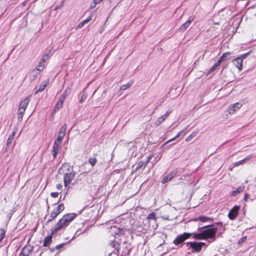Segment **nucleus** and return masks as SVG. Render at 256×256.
Segmentation results:
<instances>
[{
    "instance_id": "bf43d9fd",
    "label": "nucleus",
    "mask_w": 256,
    "mask_h": 256,
    "mask_svg": "<svg viewBox=\"0 0 256 256\" xmlns=\"http://www.w3.org/2000/svg\"><path fill=\"white\" fill-rule=\"evenodd\" d=\"M103 0H101V1H102Z\"/></svg>"
},
{
    "instance_id": "6e6552de",
    "label": "nucleus",
    "mask_w": 256,
    "mask_h": 256,
    "mask_svg": "<svg viewBox=\"0 0 256 256\" xmlns=\"http://www.w3.org/2000/svg\"><path fill=\"white\" fill-rule=\"evenodd\" d=\"M242 106V104L240 102H236L230 106L228 108L229 114H232L238 111Z\"/></svg>"
},
{
    "instance_id": "3c124183",
    "label": "nucleus",
    "mask_w": 256,
    "mask_h": 256,
    "mask_svg": "<svg viewBox=\"0 0 256 256\" xmlns=\"http://www.w3.org/2000/svg\"><path fill=\"white\" fill-rule=\"evenodd\" d=\"M221 62V61L218 60L214 64L218 67L220 64Z\"/></svg>"
},
{
    "instance_id": "f257e3e1",
    "label": "nucleus",
    "mask_w": 256,
    "mask_h": 256,
    "mask_svg": "<svg viewBox=\"0 0 256 256\" xmlns=\"http://www.w3.org/2000/svg\"><path fill=\"white\" fill-rule=\"evenodd\" d=\"M59 170L66 172L64 176V186L66 188L74 180L76 173L73 170L72 166L71 167L70 164L68 163L63 164Z\"/></svg>"
},
{
    "instance_id": "423d86ee",
    "label": "nucleus",
    "mask_w": 256,
    "mask_h": 256,
    "mask_svg": "<svg viewBox=\"0 0 256 256\" xmlns=\"http://www.w3.org/2000/svg\"><path fill=\"white\" fill-rule=\"evenodd\" d=\"M240 207L235 206L229 212L228 217L230 220H234L238 216V212Z\"/></svg>"
},
{
    "instance_id": "473e14b6",
    "label": "nucleus",
    "mask_w": 256,
    "mask_h": 256,
    "mask_svg": "<svg viewBox=\"0 0 256 256\" xmlns=\"http://www.w3.org/2000/svg\"><path fill=\"white\" fill-rule=\"evenodd\" d=\"M147 218L148 220H154V221H156V214L154 212H152L150 214L148 217H147Z\"/></svg>"
},
{
    "instance_id": "49530a36",
    "label": "nucleus",
    "mask_w": 256,
    "mask_h": 256,
    "mask_svg": "<svg viewBox=\"0 0 256 256\" xmlns=\"http://www.w3.org/2000/svg\"><path fill=\"white\" fill-rule=\"evenodd\" d=\"M62 187V186L61 184H56V188L58 190H60Z\"/></svg>"
},
{
    "instance_id": "412c9836",
    "label": "nucleus",
    "mask_w": 256,
    "mask_h": 256,
    "mask_svg": "<svg viewBox=\"0 0 256 256\" xmlns=\"http://www.w3.org/2000/svg\"><path fill=\"white\" fill-rule=\"evenodd\" d=\"M60 145V144H58L55 142L54 144L52 151V154L54 158H55L57 155Z\"/></svg>"
},
{
    "instance_id": "e433bc0d",
    "label": "nucleus",
    "mask_w": 256,
    "mask_h": 256,
    "mask_svg": "<svg viewBox=\"0 0 256 256\" xmlns=\"http://www.w3.org/2000/svg\"><path fill=\"white\" fill-rule=\"evenodd\" d=\"M56 208L58 210V212L60 213L61 212H62L64 210V205L63 204H60Z\"/></svg>"
},
{
    "instance_id": "c756f323",
    "label": "nucleus",
    "mask_w": 256,
    "mask_h": 256,
    "mask_svg": "<svg viewBox=\"0 0 256 256\" xmlns=\"http://www.w3.org/2000/svg\"><path fill=\"white\" fill-rule=\"evenodd\" d=\"M66 128H67V124H64L62 125V126L61 127V128H60V130L58 133L61 134H63V135L65 136Z\"/></svg>"
},
{
    "instance_id": "5701e85b",
    "label": "nucleus",
    "mask_w": 256,
    "mask_h": 256,
    "mask_svg": "<svg viewBox=\"0 0 256 256\" xmlns=\"http://www.w3.org/2000/svg\"><path fill=\"white\" fill-rule=\"evenodd\" d=\"M213 220L212 218L207 217L206 216H200L195 219L196 221L200 220L202 222H206L208 221H212Z\"/></svg>"
},
{
    "instance_id": "864d4df0",
    "label": "nucleus",
    "mask_w": 256,
    "mask_h": 256,
    "mask_svg": "<svg viewBox=\"0 0 256 256\" xmlns=\"http://www.w3.org/2000/svg\"><path fill=\"white\" fill-rule=\"evenodd\" d=\"M249 196V194H246L244 197V200L245 201H246L248 200V198Z\"/></svg>"
},
{
    "instance_id": "20e7f679",
    "label": "nucleus",
    "mask_w": 256,
    "mask_h": 256,
    "mask_svg": "<svg viewBox=\"0 0 256 256\" xmlns=\"http://www.w3.org/2000/svg\"><path fill=\"white\" fill-rule=\"evenodd\" d=\"M192 234L188 232H184L178 236L174 240L173 243L176 246L182 244L185 240L190 237Z\"/></svg>"
},
{
    "instance_id": "de8ad7c7",
    "label": "nucleus",
    "mask_w": 256,
    "mask_h": 256,
    "mask_svg": "<svg viewBox=\"0 0 256 256\" xmlns=\"http://www.w3.org/2000/svg\"><path fill=\"white\" fill-rule=\"evenodd\" d=\"M101 2V0H93V3L94 4H98L100 3Z\"/></svg>"
},
{
    "instance_id": "603ef678",
    "label": "nucleus",
    "mask_w": 256,
    "mask_h": 256,
    "mask_svg": "<svg viewBox=\"0 0 256 256\" xmlns=\"http://www.w3.org/2000/svg\"><path fill=\"white\" fill-rule=\"evenodd\" d=\"M221 62V61L218 60L214 64L218 67L220 64Z\"/></svg>"
},
{
    "instance_id": "9d476101",
    "label": "nucleus",
    "mask_w": 256,
    "mask_h": 256,
    "mask_svg": "<svg viewBox=\"0 0 256 256\" xmlns=\"http://www.w3.org/2000/svg\"><path fill=\"white\" fill-rule=\"evenodd\" d=\"M76 216V214L74 213L71 214H64L62 218L66 222L67 224H69V223L72 222Z\"/></svg>"
},
{
    "instance_id": "c85d7f7f",
    "label": "nucleus",
    "mask_w": 256,
    "mask_h": 256,
    "mask_svg": "<svg viewBox=\"0 0 256 256\" xmlns=\"http://www.w3.org/2000/svg\"><path fill=\"white\" fill-rule=\"evenodd\" d=\"M132 85V82H128L126 84L122 86L120 88V90H125L127 88H130Z\"/></svg>"
},
{
    "instance_id": "a211bd4d",
    "label": "nucleus",
    "mask_w": 256,
    "mask_h": 256,
    "mask_svg": "<svg viewBox=\"0 0 256 256\" xmlns=\"http://www.w3.org/2000/svg\"><path fill=\"white\" fill-rule=\"evenodd\" d=\"M30 102V99L28 97L26 98L23 100H22L20 105L18 108L26 110L27 106Z\"/></svg>"
},
{
    "instance_id": "ea45409f",
    "label": "nucleus",
    "mask_w": 256,
    "mask_h": 256,
    "mask_svg": "<svg viewBox=\"0 0 256 256\" xmlns=\"http://www.w3.org/2000/svg\"><path fill=\"white\" fill-rule=\"evenodd\" d=\"M44 61H45V59L44 58H43L42 59H41L40 61L39 62V64L36 68H42L44 67V66L42 65V64L43 63H44Z\"/></svg>"
},
{
    "instance_id": "79ce46f5",
    "label": "nucleus",
    "mask_w": 256,
    "mask_h": 256,
    "mask_svg": "<svg viewBox=\"0 0 256 256\" xmlns=\"http://www.w3.org/2000/svg\"><path fill=\"white\" fill-rule=\"evenodd\" d=\"M250 54V52H247L244 54H242L240 56H238L242 60L245 59Z\"/></svg>"
},
{
    "instance_id": "393cba45",
    "label": "nucleus",
    "mask_w": 256,
    "mask_h": 256,
    "mask_svg": "<svg viewBox=\"0 0 256 256\" xmlns=\"http://www.w3.org/2000/svg\"><path fill=\"white\" fill-rule=\"evenodd\" d=\"M244 189V186H240L236 190H232V196H236L239 193L242 192Z\"/></svg>"
},
{
    "instance_id": "2eb2a0df",
    "label": "nucleus",
    "mask_w": 256,
    "mask_h": 256,
    "mask_svg": "<svg viewBox=\"0 0 256 256\" xmlns=\"http://www.w3.org/2000/svg\"><path fill=\"white\" fill-rule=\"evenodd\" d=\"M65 99L64 98V96H61L58 102L56 104L54 108V110L55 112H56L58 110L61 108H62L63 105V102L64 101Z\"/></svg>"
},
{
    "instance_id": "4d7b16f0",
    "label": "nucleus",
    "mask_w": 256,
    "mask_h": 256,
    "mask_svg": "<svg viewBox=\"0 0 256 256\" xmlns=\"http://www.w3.org/2000/svg\"><path fill=\"white\" fill-rule=\"evenodd\" d=\"M246 239V236L242 238L241 240L242 242L244 241Z\"/></svg>"
},
{
    "instance_id": "7c9ffc66",
    "label": "nucleus",
    "mask_w": 256,
    "mask_h": 256,
    "mask_svg": "<svg viewBox=\"0 0 256 256\" xmlns=\"http://www.w3.org/2000/svg\"><path fill=\"white\" fill-rule=\"evenodd\" d=\"M97 162V159L96 158H90L88 159V163L92 166H94Z\"/></svg>"
},
{
    "instance_id": "58836bf2",
    "label": "nucleus",
    "mask_w": 256,
    "mask_h": 256,
    "mask_svg": "<svg viewBox=\"0 0 256 256\" xmlns=\"http://www.w3.org/2000/svg\"><path fill=\"white\" fill-rule=\"evenodd\" d=\"M86 98H87V95L86 94H83L80 100V104H82L86 100Z\"/></svg>"
},
{
    "instance_id": "a878e982",
    "label": "nucleus",
    "mask_w": 256,
    "mask_h": 256,
    "mask_svg": "<svg viewBox=\"0 0 256 256\" xmlns=\"http://www.w3.org/2000/svg\"><path fill=\"white\" fill-rule=\"evenodd\" d=\"M26 110L20 108H18V120L20 121H22V120L23 116Z\"/></svg>"
},
{
    "instance_id": "a18cd8bd",
    "label": "nucleus",
    "mask_w": 256,
    "mask_h": 256,
    "mask_svg": "<svg viewBox=\"0 0 256 256\" xmlns=\"http://www.w3.org/2000/svg\"><path fill=\"white\" fill-rule=\"evenodd\" d=\"M65 244H66V243H62V244H58L56 246V248L58 250L59 248H62Z\"/></svg>"
},
{
    "instance_id": "f3484780",
    "label": "nucleus",
    "mask_w": 256,
    "mask_h": 256,
    "mask_svg": "<svg viewBox=\"0 0 256 256\" xmlns=\"http://www.w3.org/2000/svg\"><path fill=\"white\" fill-rule=\"evenodd\" d=\"M253 158H254L253 154L249 155L248 156H246V158H244L243 160L238 161L237 162H236L234 164V166H236L240 164H242L246 162L247 161L251 160Z\"/></svg>"
},
{
    "instance_id": "37998d69",
    "label": "nucleus",
    "mask_w": 256,
    "mask_h": 256,
    "mask_svg": "<svg viewBox=\"0 0 256 256\" xmlns=\"http://www.w3.org/2000/svg\"><path fill=\"white\" fill-rule=\"evenodd\" d=\"M217 68V66L214 64L211 68L209 70V72H208V74H211L212 72L214 70H216V68Z\"/></svg>"
},
{
    "instance_id": "4be33fe9",
    "label": "nucleus",
    "mask_w": 256,
    "mask_h": 256,
    "mask_svg": "<svg viewBox=\"0 0 256 256\" xmlns=\"http://www.w3.org/2000/svg\"><path fill=\"white\" fill-rule=\"evenodd\" d=\"M52 234L46 236L44 242L43 246H48L50 245L52 241Z\"/></svg>"
},
{
    "instance_id": "ddd939ff",
    "label": "nucleus",
    "mask_w": 256,
    "mask_h": 256,
    "mask_svg": "<svg viewBox=\"0 0 256 256\" xmlns=\"http://www.w3.org/2000/svg\"><path fill=\"white\" fill-rule=\"evenodd\" d=\"M242 60L239 57L236 58L232 60L234 64L238 69L239 71L242 70Z\"/></svg>"
},
{
    "instance_id": "7ed1b4c3",
    "label": "nucleus",
    "mask_w": 256,
    "mask_h": 256,
    "mask_svg": "<svg viewBox=\"0 0 256 256\" xmlns=\"http://www.w3.org/2000/svg\"><path fill=\"white\" fill-rule=\"evenodd\" d=\"M186 246L188 247V250L192 249V252H200L203 246L206 245L204 242H186Z\"/></svg>"
},
{
    "instance_id": "09e8293b",
    "label": "nucleus",
    "mask_w": 256,
    "mask_h": 256,
    "mask_svg": "<svg viewBox=\"0 0 256 256\" xmlns=\"http://www.w3.org/2000/svg\"><path fill=\"white\" fill-rule=\"evenodd\" d=\"M152 156H148L147 158L146 161L144 162H146V164H147L149 162V161L152 159Z\"/></svg>"
},
{
    "instance_id": "9b49d317",
    "label": "nucleus",
    "mask_w": 256,
    "mask_h": 256,
    "mask_svg": "<svg viewBox=\"0 0 256 256\" xmlns=\"http://www.w3.org/2000/svg\"><path fill=\"white\" fill-rule=\"evenodd\" d=\"M194 18L193 16H190L188 20L180 28L182 30H185L190 24L191 22L194 20Z\"/></svg>"
},
{
    "instance_id": "8fccbe9b",
    "label": "nucleus",
    "mask_w": 256,
    "mask_h": 256,
    "mask_svg": "<svg viewBox=\"0 0 256 256\" xmlns=\"http://www.w3.org/2000/svg\"><path fill=\"white\" fill-rule=\"evenodd\" d=\"M123 230V229H121V228H118V231L116 232V234H122V231Z\"/></svg>"
},
{
    "instance_id": "f8f14e48",
    "label": "nucleus",
    "mask_w": 256,
    "mask_h": 256,
    "mask_svg": "<svg viewBox=\"0 0 256 256\" xmlns=\"http://www.w3.org/2000/svg\"><path fill=\"white\" fill-rule=\"evenodd\" d=\"M176 175V172H171L170 173L168 174V175L164 176L162 180V184H165L170 180H171L174 178L175 177Z\"/></svg>"
},
{
    "instance_id": "a19ab883",
    "label": "nucleus",
    "mask_w": 256,
    "mask_h": 256,
    "mask_svg": "<svg viewBox=\"0 0 256 256\" xmlns=\"http://www.w3.org/2000/svg\"><path fill=\"white\" fill-rule=\"evenodd\" d=\"M196 135V133H194V132L192 133L188 138H186V142L189 141L190 138H194V136H195Z\"/></svg>"
},
{
    "instance_id": "dca6fc26",
    "label": "nucleus",
    "mask_w": 256,
    "mask_h": 256,
    "mask_svg": "<svg viewBox=\"0 0 256 256\" xmlns=\"http://www.w3.org/2000/svg\"><path fill=\"white\" fill-rule=\"evenodd\" d=\"M49 84V80H46L42 82L40 85L39 86L38 89L35 92V94H38L39 92H42L45 88L48 86Z\"/></svg>"
},
{
    "instance_id": "72a5a7b5",
    "label": "nucleus",
    "mask_w": 256,
    "mask_h": 256,
    "mask_svg": "<svg viewBox=\"0 0 256 256\" xmlns=\"http://www.w3.org/2000/svg\"><path fill=\"white\" fill-rule=\"evenodd\" d=\"M6 234V230L3 228H0V242L4 238Z\"/></svg>"
},
{
    "instance_id": "6ab92c4d",
    "label": "nucleus",
    "mask_w": 256,
    "mask_h": 256,
    "mask_svg": "<svg viewBox=\"0 0 256 256\" xmlns=\"http://www.w3.org/2000/svg\"><path fill=\"white\" fill-rule=\"evenodd\" d=\"M93 14L92 13L90 14V16L88 17L86 20L80 22L77 26V28H82L86 24H87L90 21L92 20Z\"/></svg>"
},
{
    "instance_id": "5fc2aeb1",
    "label": "nucleus",
    "mask_w": 256,
    "mask_h": 256,
    "mask_svg": "<svg viewBox=\"0 0 256 256\" xmlns=\"http://www.w3.org/2000/svg\"><path fill=\"white\" fill-rule=\"evenodd\" d=\"M96 4H94L93 2L91 4L90 6V8H95V6H96Z\"/></svg>"
},
{
    "instance_id": "2f4dec72",
    "label": "nucleus",
    "mask_w": 256,
    "mask_h": 256,
    "mask_svg": "<svg viewBox=\"0 0 256 256\" xmlns=\"http://www.w3.org/2000/svg\"><path fill=\"white\" fill-rule=\"evenodd\" d=\"M185 130H182L180 131L179 132H178V134H176V136L174 138H172V139H170V140H168V141H167V142H166V144L168 143V142H170L172 141V140H175L176 138H178V137H179V136H180L182 134H184V133Z\"/></svg>"
},
{
    "instance_id": "aec40b11",
    "label": "nucleus",
    "mask_w": 256,
    "mask_h": 256,
    "mask_svg": "<svg viewBox=\"0 0 256 256\" xmlns=\"http://www.w3.org/2000/svg\"><path fill=\"white\" fill-rule=\"evenodd\" d=\"M60 213L58 212V210L54 208L52 212L50 214V218L48 219L46 222V223H49L51 221H52L53 220H54L55 218H56V216L60 214Z\"/></svg>"
},
{
    "instance_id": "c03bdc74",
    "label": "nucleus",
    "mask_w": 256,
    "mask_h": 256,
    "mask_svg": "<svg viewBox=\"0 0 256 256\" xmlns=\"http://www.w3.org/2000/svg\"><path fill=\"white\" fill-rule=\"evenodd\" d=\"M59 193L58 192H51L50 196L52 198H57L58 196Z\"/></svg>"
},
{
    "instance_id": "13d9d810",
    "label": "nucleus",
    "mask_w": 256,
    "mask_h": 256,
    "mask_svg": "<svg viewBox=\"0 0 256 256\" xmlns=\"http://www.w3.org/2000/svg\"><path fill=\"white\" fill-rule=\"evenodd\" d=\"M209 226H204L202 228H206V227H208Z\"/></svg>"
},
{
    "instance_id": "f03ea898",
    "label": "nucleus",
    "mask_w": 256,
    "mask_h": 256,
    "mask_svg": "<svg viewBox=\"0 0 256 256\" xmlns=\"http://www.w3.org/2000/svg\"><path fill=\"white\" fill-rule=\"evenodd\" d=\"M217 228H211L202 230L200 233L191 234L193 238L196 240H206L215 238Z\"/></svg>"
},
{
    "instance_id": "bb28decb",
    "label": "nucleus",
    "mask_w": 256,
    "mask_h": 256,
    "mask_svg": "<svg viewBox=\"0 0 256 256\" xmlns=\"http://www.w3.org/2000/svg\"><path fill=\"white\" fill-rule=\"evenodd\" d=\"M64 135L58 133V136L57 138L55 140L54 142L58 144H61L62 142V140L63 138H64Z\"/></svg>"
},
{
    "instance_id": "39448f33",
    "label": "nucleus",
    "mask_w": 256,
    "mask_h": 256,
    "mask_svg": "<svg viewBox=\"0 0 256 256\" xmlns=\"http://www.w3.org/2000/svg\"><path fill=\"white\" fill-rule=\"evenodd\" d=\"M68 224L65 222L62 218L56 224L54 228L52 230V234H56L64 226H67Z\"/></svg>"
},
{
    "instance_id": "1a4fd4ad",
    "label": "nucleus",
    "mask_w": 256,
    "mask_h": 256,
    "mask_svg": "<svg viewBox=\"0 0 256 256\" xmlns=\"http://www.w3.org/2000/svg\"><path fill=\"white\" fill-rule=\"evenodd\" d=\"M170 113L171 110H168L165 114L158 118V120L155 122V125L156 126H158L160 125L167 118V117Z\"/></svg>"
},
{
    "instance_id": "cd10ccee",
    "label": "nucleus",
    "mask_w": 256,
    "mask_h": 256,
    "mask_svg": "<svg viewBox=\"0 0 256 256\" xmlns=\"http://www.w3.org/2000/svg\"><path fill=\"white\" fill-rule=\"evenodd\" d=\"M146 165V162H144L141 161L138 163L135 170H138L142 168H144Z\"/></svg>"
},
{
    "instance_id": "4c0bfd02",
    "label": "nucleus",
    "mask_w": 256,
    "mask_h": 256,
    "mask_svg": "<svg viewBox=\"0 0 256 256\" xmlns=\"http://www.w3.org/2000/svg\"><path fill=\"white\" fill-rule=\"evenodd\" d=\"M230 54H231V53L230 52H226L223 54L221 56L225 60L230 55Z\"/></svg>"
},
{
    "instance_id": "4468645a",
    "label": "nucleus",
    "mask_w": 256,
    "mask_h": 256,
    "mask_svg": "<svg viewBox=\"0 0 256 256\" xmlns=\"http://www.w3.org/2000/svg\"><path fill=\"white\" fill-rule=\"evenodd\" d=\"M42 70V68H36L34 70L30 76V79L31 82L34 80L40 74V72Z\"/></svg>"
},
{
    "instance_id": "0eeeda50",
    "label": "nucleus",
    "mask_w": 256,
    "mask_h": 256,
    "mask_svg": "<svg viewBox=\"0 0 256 256\" xmlns=\"http://www.w3.org/2000/svg\"><path fill=\"white\" fill-rule=\"evenodd\" d=\"M33 247L32 246L28 245L24 246L20 254V256H28L30 254L32 251Z\"/></svg>"
},
{
    "instance_id": "f704fd0d",
    "label": "nucleus",
    "mask_w": 256,
    "mask_h": 256,
    "mask_svg": "<svg viewBox=\"0 0 256 256\" xmlns=\"http://www.w3.org/2000/svg\"><path fill=\"white\" fill-rule=\"evenodd\" d=\"M70 89L69 88H67L63 92L61 96H64V98L66 99V96L70 93Z\"/></svg>"
},
{
    "instance_id": "c9c22d12",
    "label": "nucleus",
    "mask_w": 256,
    "mask_h": 256,
    "mask_svg": "<svg viewBox=\"0 0 256 256\" xmlns=\"http://www.w3.org/2000/svg\"><path fill=\"white\" fill-rule=\"evenodd\" d=\"M111 246L112 247L114 248L118 252L119 244L117 242L114 240L112 241L111 242Z\"/></svg>"
},
{
    "instance_id": "6e6d98bb",
    "label": "nucleus",
    "mask_w": 256,
    "mask_h": 256,
    "mask_svg": "<svg viewBox=\"0 0 256 256\" xmlns=\"http://www.w3.org/2000/svg\"><path fill=\"white\" fill-rule=\"evenodd\" d=\"M218 60H220V61H221L222 62V61L224 60L223 58H222V56H220V57L219 58Z\"/></svg>"
},
{
    "instance_id": "b1692460",
    "label": "nucleus",
    "mask_w": 256,
    "mask_h": 256,
    "mask_svg": "<svg viewBox=\"0 0 256 256\" xmlns=\"http://www.w3.org/2000/svg\"><path fill=\"white\" fill-rule=\"evenodd\" d=\"M16 132V130H13L12 133L9 136L6 142V144L8 146H9L12 144L14 140Z\"/></svg>"
}]
</instances>
